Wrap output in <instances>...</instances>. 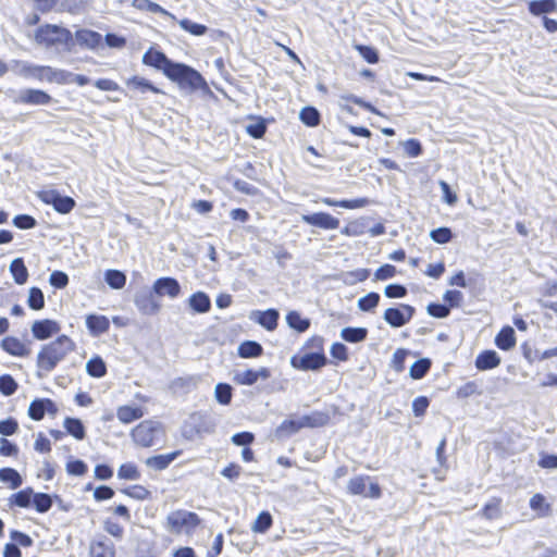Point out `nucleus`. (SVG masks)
I'll use <instances>...</instances> for the list:
<instances>
[{"instance_id":"nucleus-45","label":"nucleus","mask_w":557,"mask_h":557,"mask_svg":"<svg viewBox=\"0 0 557 557\" xmlns=\"http://www.w3.org/2000/svg\"><path fill=\"white\" fill-rule=\"evenodd\" d=\"M122 493L137 500H146L151 498V492L146 486L139 484L125 487L122 490Z\"/></svg>"},{"instance_id":"nucleus-52","label":"nucleus","mask_w":557,"mask_h":557,"mask_svg":"<svg viewBox=\"0 0 557 557\" xmlns=\"http://www.w3.org/2000/svg\"><path fill=\"white\" fill-rule=\"evenodd\" d=\"M246 132L255 139L262 138L267 132L265 121L262 117H257L255 123L247 125Z\"/></svg>"},{"instance_id":"nucleus-35","label":"nucleus","mask_w":557,"mask_h":557,"mask_svg":"<svg viewBox=\"0 0 557 557\" xmlns=\"http://www.w3.org/2000/svg\"><path fill=\"white\" fill-rule=\"evenodd\" d=\"M132 5L140 11H148L151 13H159L162 15L171 16L174 18V15H172L170 12H168L165 9H163L160 4L152 2L150 0H133Z\"/></svg>"},{"instance_id":"nucleus-23","label":"nucleus","mask_w":557,"mask_h":557,"mask_svg":"<svg viewBox=\"0 0 557 557\" xmlns=\"http://www.w3.org/2000/svg\"><path fill=\"white\" fill-rule=\"evenodd\" d=\"M182 454H183V450L177 449V450L171 451L169 454L152 456L146 460V463H147V466L161 471V470L166 469L171 465V462L174 461Z\"/></svg>"},{"instance_id":"nucleus-10","label":"nucleus","mask_w":557,"mask_h":557,"mask_svg":"<svg viewBox=\"0 0 557 557\" xmlns=\"http://www.w3.org/2000/svg\"><path fill=\"white\" fill-rule=\"evenodd\" d=\"M64 356L61 350H39L37 356L38 374L42 376L51 372Z\"/></svg>"},{"instance_id":"nucleus-64","label":"nucleus","mask_w":557,"mask_h":557,"mask_svg":"<svg viewBox=\"0 0 557 557\" xmlns=\"http://www.w3.org/2000/svg\"><path fill=\"white\" fill-rule=\"evenodd\" d=\"M537 465L543 469H557V455L542 453Z\"/></svg>"},{"instance_id":"nucleus-49","label":"nucleus","mask_w":557,"mask_h":557,"mask_svg":"<svg viewBox=\"0 0 557 557\" xmlns=\"http://www.w3.org/2000/svg\"><path fill=\"white\" fill-rule=\"evenodd\" d=\"M301 429H305L301 418L298 420L286 419L280 424L277 432L284 435H290L297 433Z\"/></svg>"},{"instance_id":"nucleus-32","label":"nucleus","mask_w":557,"mask_h":557,"mask_svg":"<svg viewBox=\"0 0 557 557\" xmlns=\"http://www.w3.org/2000/svg\"><path fill=\"white\" fill-rule=\"evenodd\" d=\"M280 314L275 309L258 311L256 321L269 331H273L277 326Z\"/></svg>"},{"instance_id":"nucleus-57","label":"nucleus","mask_w":557,"mask_h":557,"mask_svg":"<svg viewBox=\"0 0 557 557\" xmlns=\"http://www.w3.org/2000/svg\"><path fill=\"white\" fill-rule=\"evenodd\" d=\"M355 49L368 63L375 64L379 62V53L373 47L355 45Z\"/></svg>"},{"instance_id":"nucleus-54","label":"nucleus","mask_w":557,"mask_h":557,"mask_svg":"<svg viewBox=\"0 0 557 557\" xmlns=\"http://www.w3.org/2000/svg\"><path fill=\"white\" fill-rule=\"evenodd\" d=\"M232 386L226 383H219L215 386V397L221 405H228L232 400Z\"/></svg>"},{"instance_id":"nucleus-31","label":"nucleus","mask_w":557,"mask_h":557,"mask_svg":"<svg viewBox=\"0 0 557 557\" xmlns=\"http://www.w3.org/2000/svg\"><path fill=\"white\" fill-rule=\"evenodd\" d=\"M10 272L14 278V282L18 285L25 284L29 276L23 258H16L11 262Z\"/></svg>"},{"instance_id":"nucleus-27","label":"nucleus","mask_w":557,"mask_h":557,"mask_svg":"<svg viewBox=\"0 0 557 557\" xmlns=\"http://www.w3.org/2000/svg\"><path fill=\"white\" fill-rule=\"evenodd\" d=\"M482 394L483 389L478 381H468L460 385L455 392L456 398L461 400L481 396Z\"/></svg>"},{"instance_id":"nucleus-26","label":"nucleus","mask_w":557,"mask_h":557,"mask_svg":"<svg viewBox=\"0 0 557 557\" xmlns=\"http://www.w3.org/2000/svg\"><path fill=\"white\" fill-rule=\"evenodd\" d=\"M75 36L79 45L91 49L97 48L102 40V36L99 33L90 29H79L76 32Z\"/></svg>"},{"instance_id":"nucleus-29","label":"nucleus","mask_w":557,"mask_h":557,"mask_svg":"<svg viewBox=\"0 0 557 557\" xmlns=\"http://www.w3.org/2000/svg\"><path fill=\"white\" fill-rule=\"evenodd\" d=\"M33 490L30 487H26L24 490L18 491L17 493L12 494L9 497V506L11 508H27L32 504L33 498Z\"/></svg>"},{"instance_id":"nucleus-1","label":"nucleus","mask_w":557,"mask_h":557,"mask_svg":"<svg viewBox=\"0 0 557 557\" xmlns=\"http://www.w3.org/2000/svg\"><path fill=\"white\" fill-rule=\"evenodd\" d=\"M166 431L162 422L146 419L137 423L129 432V437L135 446L150 448L165 438Z\"/></svg>"},{"instance_id":"nucleus-12","label":"nucleus","mask_w":557,"mask_h":557,"mask_svg":"<svg viewBox=\"0 0 557 557\" xmlns=\"http://www.w3.org/2000/svg\"><path fill=\"white\" fill-rule=\"evenodd\" d=\"M302 221L311 226L322 230H336L339 227V220L327 212H317L302 215Z\"/></svg>"},{"instance_id":"nucleus-18","label":"nucleus","mask_w":557,"mask_h":557,"mask_svg":"<svg viewBox=\"0 0 557 557\" xmlns=\"http://www.w3.org/2000/svg\"><path fill=\"white\" fill-rule=\"evenodd\" d=\"M153 292L159 296L175 298L181 294V286L176 278L160 277L153 283Z\"/></svg>"},{"instance_id":"nucleus-7","label":"nucleus","mask_w":557,"mask_h":557,"mask_svg":"<svg viewBox=\"0 0 557 557\" xmlns=\"http://www.w3.org/2000/svg\"><path fill=\"white\" fill-rule=\"evenodd\" d=\"M37 198L46 206H51L60 214H69L76 206L74 198L62 196L59 190L53 188L41 189L37 193Z\"/></svg>"},{"instance_id":"nucleus-51","label":"nucleus","mask_w":557,"mask_h":557,"mask_svg":"<svg viewBox=\"0 0 557 557\" xmlns=\"http://www.w3.org/2000/svg\"><path fill=\"white\" fill-rule=\"evenodd\" d=\"M380 302V295L371 292L358 300V307L361 311H371L377 307Z\"/></svg>"},{"instance_id":"nucleus-2","label":"nucleus","mask_w":557,"mask_h":557,"mask_svg":"<svg viewBox=\"0 0 557 557\" xmlns=\"http://www.w3.org/2000/svg\"><path fill=\"white\" fill-rule=\"evenodd\" d=\"M165 76L176 83L182 89L195 91L208 87L205 77L197 70L185 63L173 62Z\"/></svg>"},{"instance_id":"nucleus-33","label":"nucleus","mask_w":557,"mask_h":557,"mask_svg":"<svg viewBox=\"0 0 557 557\" xmlns=\"http://www.w3.org/2000/svg\"><path fill=\"white\" fill-rule=\"evenodd\" d=\"M189 305L194 311L199 313H206L211 308V300L206 293L197 292L190 296Z\"/></svg>"},{"instance_id":"nucleus-34","label":"nucleus","mask_w":557,"mask_h":557,"mask_svg":"<svg viewBox=\"0 0 557 557\" xmlns=\"http://www.w3.org/2000/svg\"><path fill=\"white\" fill-rule=\"evenodd\" d=\"M64 428L69 434L78 441L84 440L86 436L85 426L83 422L77 418H65Z\"/></svg>"},{"instance_id":"nucleus-48","label":"nucleus","mask_w":557,"mask_h":557,"mask_svg":"<svg viewBox=\"0 0 557 557\" xmlns=\"http://www.w3.org/2000/svg\"><path fill=\"white\" fill-rule=\"evenodd\" d=\"M27 305L33 310H41L45 307V296L39 287L29 289Z\"/></svg>"},{"instance_id":"nucleus-39","label":"nucleus","mask_w":557,"mask_h":557,"mask_svg":"<svg viewBox=\"0 0 557 557\" xmlns=\"http://www.w3.org/2000/svg\"><path fill=\"white\" fill-rule=\"evenodd\" d=\"M273 525V518L269 511H261L251 525L253 533H265Z\"/></svg>"},{"instance_id":"nucleus-16","label":"nucleus","mask_w":557,"mask_h":557,"mask_svg":"<svg viewBox=\"0 0 557 557\" xmlns=\"http://www.w3.org/2000/svg\"><path fill=\"white\" fill-rule=\"evenodd\" d=\"M60 331V325L58 322L49 319L35 321L32 326V333L35 338L44 341L48 339L51 336L58 334Z\"/></svg>"},{"instance_id":"nucleus-46","label":"nucleus","mask_w":557,"mask_h":557,"mask_svg":"<svg viewBox=\"0 0 557 557\" xmlns=\"http://www.w3.org/2000/svg\"><path fill=\"white\" fill-rule=\"evenodd\" d=\"M32 504L38 512L45 513L52 507V498L46 493H33Z\"/></svg>"},{"instance_id":"nucleus-60","label":"nucleus","mask_w":557,"mask_h":557,"mask_svg":"<svg viewBox=\"0 0 557 557\" xmlns=\"http://www.w3.org/2000/svg\"><path fill=\"white\" fill-rule=\"evenodd\" d=\"M234 382L239 385H252L257 382L256 371L249 369L244 372H238L234 376Z\"/></svg>"},{"instance_id":"nucleus-56","label":"nucleus","mask_w":557,"mask_h":557,"mask_svg":"<svg viewBox=\"0 0 557 557\" xmlns=\"http://www.w3.org/2000/svg\"><path fill=\"white\" fill-rule=\"evenodd\" d=\"M12 223L20 230H30L37 225L36 219L29 214L15 215L12 220Z\"/></svg>"},{"instance_id":"nucleus-3","label":"nucleus","mask_w":557,"mask_h":557,"mask_svg":"<svg viewBox=\"0 0 557 557\" xmlns=\"http://www.w3.org/2000/svg\"><path fill=\"white\" fill-rule=\"evenodd\" d=\"M20 73L25 78L35 79L41 83H55L59 85L70 84L71 77V73L64 70H58L49 65H37L30 63H24Z\"/></svg>"},{"instance_id":"nucleus-41","label":"nucleus","mask_w":557,"mask_h":557,"mask_svg":"<svg viewBox=\"0 0 557 557\" xmlns=\"http://www.w3.org/2000/svg\"><path fill=\"white\" fill-rule=\"evenodd\" d=\"M287 324L298 331V332H305L310 326V321L306 318H304L299 312L297 311H290L286 315Z\"/></svg>"},{"instance_id":"nucleus-24","label":"nucleus","mask_w":557,"mask_h":557,"mask_svg":"<svg viewBox=\"0 0 557 557\" xmlns=\"http://www.w3.org/2000/svg\"><path fill=\"white\" fill-rule=\"evenodd\" d=\"M126 86L129 89L137 90L141 94H146V92L160 94L161 92V90L158 87H156L152 83H150L148 79H146L141 76H138V75L129 77L126 81Z\"/></svg>"},{"instance_id":"nucleus-28","label":"nucleus","mask_w":557,"mask_h":557,"mask_svg":"<svg viewBox=\"0 0 557 557\" xmlns=\"http://www.w3.org/2000/svg\"><path fill=\"white\" fill-rule=\"evenodd\" d=\"M497 348H512L516 345V333L513 327L505 325L495 337Z\"/></svg>"},{"instance_id":"nucleus-21","label":"nucleus","mask_w":557,"mask_h":557,"mask_svg":"<svg viewBox=\"0 0 557 557\" xmlns=\"http://www.w3.org/2000/svg\"><path fill=\"white\" fill-rule=\"evenodd\" d=\"M135 305L144 314H156L160 309V305L157 302L151 292L138 295L135 298Z\"/></svg>"},{"instance_id":"nucleus-44","label":"nucleus","mask_w":557,"mask_h":557,"mask_svg":"<svg viewBox=\"0 0 557 557\" xmlns=\"http://www.w3.org/2000/svg\"><path fill=\"white\" fill-rule=\"evenodd\" d=\"M432 362L429 358L417 360L410 368V376L413 380H420L430 371Z\"/></svg>"},{"instance_id":"nucleus-59","label":"nucleus","mask_w":557,"mask_h":557,"mask_svg":"<svg viewBox=\"0 0 557 557\" xmlns=\"http://www.w3.org/2000/svg\"><path fill=\"white\" fill-rule=\"evenodd\" d=\"M500 498H493L492 502L484 505L482 512L485 518L494 519L499 516L500 512Z\"/></svg>"},{"instance_id":"nucleus-5","label":"nucleus","mask_w":557,"mask_h":557,"mask_svg":"<svg viewBox=\"0 0 557 557\" xmlns=\"http://www.w3.org/2000/svg\"><path fill=\"white\" fill-rule=\"evenodd\" d=\"M201 523L200 517L193 511L175 510L166 517V529L175 534L191 533Z\"/></svg>"},{"instance_id":"nucleus-4","label":"nucleus","mask_w":557,"mask_h":557,"mask_svg":"<svg viewBox=\"0 0 557 557\" xmlns=\"http://www.w3.org/2000/svg\"><path fill=\"white\" fill-rule=\"evenodd\" d=\"M72 40V33L67 28L54 24L41 25L35 32V41L46 48L67 46Z\"/></svg>"},{"instance_id":"nucleus-61","label":"nucleus","mask_w":557,"mask_h":557,"mask_svg":"<svg viewBox=\"0 0 557 557\" xmlns=\"http://www.w3.org/2000/svg\"><path fill=\"white\" fill-rule=\"evenodd\" d=\"M430 400L426 396H419L412 401V411L416 417H422L428 410Z\"/></svg>"},{"instance_id":"nucleus-20","label":"nucleus","mask_w":557,"mask_h":557,"mask_svg":"<svg viewBox=\"0 0 557 557\" xmlns=\"http://www.w3.org/2000/svg\"><path fill=\"white\" fill-rule=\"evenodd\" d=\"M321 202L329 207H339L348 210L364 208L371 203L370 199L366 197L343 200H335L330 197H324L321 199Z\"/></svg>"},{"instance_id":"nucleus-50","label":"nucleus","mask_w":557,"mask_h":557,"mask_svg":"<svg viewBox=\"0 0 557 557\" xmlns=\"http://www.w3.org/2000/svg\"><path fill=\"white\" fill-rule=\"evenodd\" d=\"M178 25L182 29L194 36H202L208 32V27L206 25L195 23L188 18L178 21Z\"/></svg>"},{"instance_id":"nucleus-17","label":"nucleus","mask_w":557,"mask_h":557,"mask_svg":"<svg viewBox=\"0 0 557 557\" xmlns=\"http://www.w3.org/2000/svg\"><path fill=\"white\" fill-rule=\"evenodd\" d=\"M146 414L145 408L134 405H122L116 408V418L122 424H131Z\"/></svg>"},{"instance_id":"nucleus-43","label":"nucleus","mask_w":557,"mask_h":557,"mask_svg":"<svg viewBox=\"0 0 557 557\" xmlns=\"http://www.w3.org/2000/svg\"><path fill=\"white\" fill-rule=\"evenodd\" d=\"M530 508L537 512L539 516L545 517L548 516L550 512V505L546 502V498L537 493L534 494L530 499Z\"/></svg>"},{"instance_id":"nucleus-22","label":"nucleus","mask_w":557,"mask_h":557,"mask_svg":"<svg viewBox=\"0 0 557 557\" xmlns=\"http://www.w3.org/2000/svg\"><path fill=\"white\" fill-rule=\"evenodd\" d=\"M500 364V357L495 350H483L475 359V368L480 371L492 370Z\"/></svg>"},{"instance_id":"nucleus-13","label":"nucleus","mask_w":557,"mask_h":557,"mask_svg":"<svg viewBox=\"0 0 557 557\" xmlns=\"http://www.w3.org/2000/svg\"><path fill=\"white\" fill-rule=\"evenodd\" d=\"M114 544L104 535L90 541L89 557H115Z\"/></svg>"},{"instance_id":"nucleus-36","label":"nucleus","mask_w":557,"mask_h":557,"mask_svg":"<svg viewBox=\"0 0 557 557\" xmlns=\"http://www.w3.org/2000/svg\"><path fill=\"white\" fill-rule=\"evenodd\" d=\"M86 371L92 377H102L107 374V366L100 356H95L87 362Z\"/></svg>"},{"instance_id":"nucleus-62","label":"nucleus","mask_w":557,"mask_h":557,"mask_svg":"<svg viewBox=\"0 0 557 557\" xmlns=\"http://www.w3.org/2000/svg\"><path fill=\"white\" fill-rule=\"evenodd\" d=\"M49 282L55 288H64L69 284V276L62 271H53L50 274Z\"/></svg>"},{"instance_id":"nucleus-15","label":"nucleus","mask_w":557,"mask_h":557,"mask_svg":"<svg viewBox=\"0 0 557 557\" xmlns=\"http://www.w3.org/2000/svg\"><path fill=\"white\" fill-rule=\"evenodd\" d=\"M52 101V97L41 89H25L23 90L16 102L29 106H44L49 104Z\"/></svg>"},{"instance_id":"nucleus-30","label":"nucleus","mask_w":557,"mask_h":557,"mask_svg":"<svg viewBox=\"0 0 557 557\" xmlns=\"http://www.w3.org/2000/svg\"><path fill=\"white\" fill-rule=\"evenodd\" d=\"M529 11L535 16L553 13L557 11V2L556 0H533L529 2Z\"/></svg>"},{"instance_id":"nucleus-40","label":"nucleus","mask_w":557,"mask_h":557,"mask_svg":"<svg viewBox=\"0 0 557 557\" xmlns=\"http://www.w3.org/2000/svg\"><path fill=\"white\" fill-rule=\"evenodd\" d=\"M368 335L366 327H345L342 330L341 336L348 343L362 342Z\"/></svg>"},{"instance_id":"nucleus-14","label":"nucleus","mask_w":557,"mask_h":557,"mask_svg":"<svg viewBox=\"0 0 557 557\" xmlns=\"http://www.w3.org/2000/svg\"><path fill=\"white\" fill-rule=\"evenodd\" d=\"M143 63L152 66L157 70H160L163 72L164 75H166L168 70L173 64V61L170 60L162 51L150 48L144 54Z\"/></svg>"},{"instance_id":"nucleus-47","label":"nucleus","mask_w":557,"mask_h":557,"mask_svg":"<svg viewBox=\"0 0 557 557\" xmlns=\"http://www.w3.org/2000/svg\"><path fill=\"white\" fill-rule=\"evenodd\" d=\"M106 282L114 289L123 288L126 284V276L119 270H108L104 274Z\"/></svg>"},{"instance_id":"nucleus-42","label":"nucleus","mask_w":557,"mask_h":557,"mask_svg":"<svg viewBox=\"0 0 557 557\" xmlns=\"http://www.w3.org/2000/svg\"><path fill=\"white\" fill-rule=\"evenodd\" d=\"M117 476L121 480H139L141 476V472L138 469L137 465L134 462H125L120 466L117 470Z\"/></svg>"},{"instance_id":"nucleus-63","label":"nucleus","mask_w":557,"mask_h":557,"mask_svg":"<svg viewBox=\"0 0 557 557\" xmlns=\"http://www.w3.org/2000/svg\"><path fill=\"white\" fill-rule=\"evenodd\" d=\"M18 429V424L15 419L9 418L0 421V434L4 436L13 435Z\"/></svg>"},{"instance_id":"nucleus-11","label":"nucleus","mask_w":557,"mask_h":557,"mask_svg":"<svg viewBox=\"0 0 557 557\" xmlns=\"http://www.w3.org/2000/svg\"><path fill=\"white\" fill-rule=\"evenodd\" d=\"M46 412L54 416L58 412V407L50 398H37L33 400L28 407V416L35 421L44 419Z\"/></svg>"},{"instance_id":"nucleus-6","label":"nucleus","mask_w":557,"mask_h":557,"mask_svg":"<svg viewBox=\"0 0 557 557\" xmlns=\"http://www.w3.org/2000/svg\"><path fill=\"white\" fill-rule=\"evenodd\" d=\"M347 492L354 496L377 499L382 496V488L377 482H371L369 475L360 474L351 478L347 484Z\"/></svg>"},{"instance_id":"nucleus-53","label":"nucleus","mask_w":557,"mask_h":557,"mask_svg":"<svg viewBox=\"0 0 557 557\" xmlns=\"http://www.w3.org/2000/svg\"><path fill=\"white\" fill-rule=\"evenodd\" d=\"M103 530L115 540H122L124 536V527L110 518L104 520Z\"/></svg>"},{"instance_id":"nucleus-37","label":"nucleus","mask_w":557,"mask_h":557,"mask_svg":"<svg viewBox=\"0 0 557 557\" xmlns=\"http://www.w3.org/2000/svg\"><path fill=\"white\" fill-rule=\"evenodd\" d=\"M0 481L8 483L10 488H12V490L20 487L23 483L22 476L13 468L0 469Z\"/></svg>"},{"instance_id":"nucleus-55","label":"nucleus","mask_w":557,"mask_h":557,"mask_svg":"<svg viewBox=\"0 0 557 557\" xmlns=\"http://www.w3.org/2000/svg\"><path fill=\"white\" fill-rule=\"evenodd\" d=\"M17 387V383L10 374H3L0 376V392L4 396L13 395Z\"/></svg>"},{"instance_id":"nucleus-9","label":"nucleus","mask_w":557,"mask_h":557,"mask_svg":"<svg viewBox=\"0 0 557 557\" xmlns=\"http://www.w3.org/2000/svg\"><path fill=\"white\" fill-rule=\"evenodd\" d=\"M413 308L403 304L397 308H388L384 312V320L393 327H400L408 323L413 315Z\"/></svg>"},{"instance_id":"nucleus-58","label":"nucleus","mask_w":557,"mask_h":557,"mask_svg":"<svg viewBox=\"0 0 557 557\" xmlns=\"http://www.w3.org/2000/svg\"><path fill=\"white\" fill-rule=\"evenodd\" d=\"M430 237L437 244H446L451 240L453 233L449 227H438L431 231Z\"/></svg>"},{"instance_id":"nucleus-25","label":"nucleus","mask_w":557,"mask_h":557,"mask_svg":"<svg viewBox=\"0 0 557 557\" xmlns=\"http://www.w3.org/2000/svg\"><path fill=\"white\" fill-rule=\"evenodd\" d=\"M86 325L94 335H100L109 330L110 321L104 315L89 314L86 318Z\"/></svg>"},{"instance_id":"nucleus-38","label":"nucleus","mask_w":557,"mask_h":557,"mask_svg":"<svg viewBox=\"0 0 557 557\" xmlns=\"http://www.w3.org/2000/svg\"><path fill=\"white\" fill-rule=\"evenodd\" d=\"M300 121L309 127H315L321 122V115L314 107H305L299 114Z\"/></svg>"},{"instance_id":"nucleus-8","label":"nucleus","mask_w":557,"mask_h":557,"mask_svg":"<svg viewBox=\"0 0 557 557\" xmlns=\"http://www.w3.org/2000/svg\"><path fill=\"white\" fill-rule=\"evenodd\" d=\"M290 363L301 371L318 370L325 366L326 357L322 351L296 354L292 357Z\"/></svg>"},{"instance_id":"nucleus-19","label":"nucleus","mask_w":557,"mask_h":557,"mask_svg":"<svg viewBox=\"0 0 557 557\" xmlns=\"http://www.w3.org/2000/svg\"><path fill=\"white\" fill-rule=\"evenodd\" d=\"M305 429L324 428L331 423L332 414L327 410H314L301 417Z\"/></svg>"}]
</instances>
